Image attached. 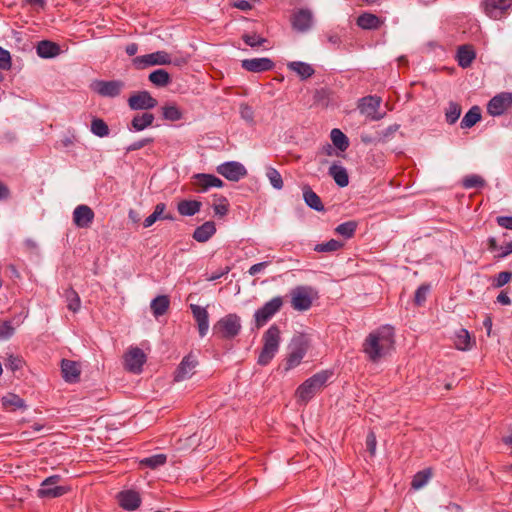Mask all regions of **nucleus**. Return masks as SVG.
Segmentation results:
<instances>
[{
  "label": "nucleus",
  "instance_id": "1",
  "mask_svg": "<svg viewBox=\"0 0 512 512\" xmlns=\"http://www.w3.org/2000/svg\"><path fill=\"white\" fill-rule=\"evenodd\" d=\"M395 348L393 327L384 325L370 332L362 344V351L373 363L390 355Z\"/></svg>",
  "mask_w": 512,
  "mask_h": 512
},
{
  "label": "nucleus",
  "instance_id": "2",
  "mask_svg": "<svg viewBox=\"0 0 512 512\" xmlns=\"http://www.w3.org/2000/svg\"><path fill=\"white\" fill-rule=\"evenodd\" d=\"M263 347L259 353L257 363L261 366L268 365L279 350L281 331L275 324L271 325L263 334Z\"/></svg>",
  "mask_w": 512,
  "mask_h": 512
},
{
  "label": "nucleus",
  "instance_id": "3",
  "mask_svg": "<svg viewBox=\"0 0 512 512\" xmlns=\"http://www.w3.org/2000/svg\"><path fill=\"white\" fill-rule=\"evenodd\" d=\"M332 375L331 371L322 370L305 380L296 390L298 400L307 403L326 385Z\"/></svg>",
  "mask_w": 512,
  "mask_h": 512
},
{
  "label": "nucleus",
  "instance_id": "4",
  "mask_svg": "<svg viewBox=\"0 0 512 512\" xmlns=\"http://www.w3.org/2000/svg\"><path fill=\"white\" fill-rule=\"evenodd\" d=\"M241 319L235 313H230L220 318L213 327L214 334L222 339H233L241 331Z\"/></svg>",
  "mask_w": 512,
  "mask_h": 512
},
{
  "label": "nucleus",
  "instance_id": "5",
  "mask_svg": "<svg viewBox=\"0 0 512 512\" xmlns=\"http://www.w3.org/2000/svg\"><path fill=\"white\" fill-rule=\"evenodd\" d=\"M282 305V297L276 296L257 309L254 313L256 328L264 326L281 309Z\"/></svg>",
  "mask_w": 512,
  "mask_h": 512
},
{
  "label": "nucleus",
  "instance_id": "6",
  "mask_svg": "<svg viewBox=\"0 0 512 512\" xmlns=\"http://www.w3.org/2000/svg\"><path fill=\"white\" fill-rule=\"evenodd\" d=\"M307 350L308 344L303 336L294 338L290 344V352L286 359L285 369L290 370L297 367L306 355Z\"/></svg>",
  "mask_w": 512,
  "mask_h": 512
},
{
  "label": "nucleus",
  "instance_id": "7",
  "mask_svg": "<svg viewBox=\"0 0 512 512\" xmlns=\"http://www.w3.org/2000/svg\"><path fill=\"white\" fill-rule=\"evenodd\" d=\"M313 289L309 286H297L291 290V306L297 311H306L312 306Z\"/></svg>",
  "mask_w": 512,
  "mask_h": 512
},
{
  "label": "nucleus",
  "instance_id": "8",
  "mask_svg": "<svg viewBox=\"0 0 512 512\" xmlns=\"http://www.w3.org/2000/svg\"><path fill=\"white\" fill-rule=\"evenodd\" d=\"M136 69H145L154 65L172 64V59L166 51H156L154 53L137 56L132 60Z\"/></svg>",
  "mask_w": 512,
  "mask_h": 512
},
{
  "label": "nucleus",
  "instance_id": "9",
  "mask_svg": "<svg viewBox=\"0 0 512 512\" xmlns=\"http://www.w3.org/2000/svg\"><path fill=\"white\" fill-rule=\"evenodd\" d=\"M381 103L382 99L379 96H365L359 100L358 109L367 118L378 121L384 117V113L379 112Z\"/></svg>",
  "mask_w": 512,
  "mask_h": 512
},
{
  "label": "nucleus",
  "instance_id": "10",
  "mask_svg": "<svg viewBox=\"0 0 512 512\" xmlns=\"http://www.w3.org/2000/svg\"><path fill=\"white\" fill-rule=\"evenodd\" d=\"M60 481L59 475H52L44 479L41 483V487L37 494L40 498H57L66 494L69 489L64 486H58L57 483Z\"/></svg>",
  "mask_w": 512,
  "mask_h": 512
},
{
  "label": "nucleus",
  "instance_id": "11",
  "mask_svg": "<svg viewBox=\"0 0 512 512\" xmlns=\"http://www.w3.org/2000/svg\"><path fill=\"white\" fill-rule=\"evenodd\" d=\"M512 108V93L501 92L495 95L487 104V112L496 117L503 115Z\"/></svg>",
  "mask_w": 512,
  "mask_h": 512
},
{
  "label": "nucleus",
  "instance_id": "12",
  "mask_svg": "<svg viewBox=\"0 0 512 512\" xmlns=\"http://www.w3.org/2000/svg\"><path fill=\"white\" fill-rule=\"evenodd\" d=\"M125 87L121 80H96L91 84V89L103 97H117Z\"/></svg>",
  "mask_w": 512,
  "mask_h": 512
},
{
  "label": "nucleus",
  "instance_id": "13",
  "mask_svg": "<svg viewBox=\"0 0 512 512\" xmlns=\"http://www.w3.org/2000/svg\"><path fill=\"white\" fill-rule=\"evenodd\" d=\"M216 171L229 181L237 182L247 175L243 164L237 161H228L217 166Z\"/></svg>",
  "mask_w": 512,
  "mask_h": 512
},
{
  "label": "nucleus",
  "instance_id": "14",
  "mask_svg": "<svg viewBox=\"0 0 512 512\" xmlns=\"http://www.w3.org/2000/svg\"><path fill=\"white\" fill-rule=\"evenodd\" d=\"M157 104L158 101L146 90L134 93L128 98V105L132 110H149Z\"/></svg>",
  "mask_w": 512,
  "mask_h": 512
},
{
  "label": "nucleus",
  "instance_id": "15",
  "mask_svg": "<svg viewBox=\"0 0 512 512\" xmlns=\"http://www.w3.org/2000/svg\"><path fill=\"white\" fill-rule=\"evenodd\" d=\"M125 368L133 373H140L146 362V355L138 347L130 348L124 356Z\"/></svg>",
  "mask_w": 512,
  "mask_h": 512
},
{
  "label": "nucleus",
  "instance_id": "16",
  "mask_svg": "<svg viewBox=\"0 0 512 512\" xmlns=\"http://www.w3.org/2000/svg\"><path fill=\"white\" fill-rule=\"evenodd\" d=\"M482 7L488 17L500 19L512 7V0H484Z\"/></svg>",
  "mask_w": 512,
  "mask_h": 512
},
{
  "label": "nucleus",
  "instance_id": "17",
  "mask_svg": "<svg viewBox=\"0 0 512 512\" xmlns=\"http://www.w3.org/2000/svg\"><path fill=\"white\" fill-rule=\"evenodd\" d=\"M198 361L192 354L185 356L174 372V381L180 382L189 379L194 374Z\"/></svg>",
  "mask_w": 512,
  "mask_h": 512
},
{
  "label": "nucleus",
  "instance_id": "18",
  "mask_svg": "<svg viewBox=\"0 0 512 512\" xmlns=\"http://www.w3.org/2000/svg\"><path fill=\"white\" fill-rule=\"evenodd\" d=\"M193 185L197 192H206L212 187L221 188L224 182L212 174L199 173L193 176Z\"/></svg>",
  "mask_w": 512,
  "mask_h": 512
},
{
  "label": "nucleus",
  "instance_id": "19",
  "mask_svg": "<svg viewBox=\"0 0 512 512\" xmlns=\"http://www.w3.org/2000/svg\"><path fill=\"white\" fill-rule=\"evenodd\" d=\"M291 24L294 30L298 32H306L313 25V15L308 9H300L296 11L291 18Z\"/></svg>",
  "mask_w": 512,
  "mask_h": 512
},
{
  "label": "nucleus",
  "instance_id": "20",
  "mask_svg": "<svg viewBox=\"0 0 512 512\" xmlns=\"http://www.w3.org/2000/svg\"><path fill=\"white\" fill-rule=\"evenodd\" d=\"M190 310L193 318L197 324L198 332L200 337L206 336L209 330V314L205 307L197 304H190Z\"/></svg>",
  "mask_w": 512,
  "mask_h": 512
},
{
  "label": "nucleus",
  "instance_id": "21",
  "mask_svg": "<svg viewBox=\"0 0 512 512\" xmlns=\"http://www.w3.org/2000/svg\"><path fill=\"white\" fill-rule=\"evenodd\" d=\"M94 217V211L84 204L78 205L73 211V222L78 228H89Z\"/></svg>",
  "mask_w": 512,
  "mask_h": 512
},
{
  "label": "nucleus",
  "instance_id": "22",
  "mask_svg": "<svg viewBox=\"0 0 512 512\" xmlns=\"http://www.w3.org/2000/svg\"><path fill=\"white\" fill-rule=\"evenodd\" d=\"M241 66L246 71L261 73L272 70L274 68V62L266 57L251 58L242 60Z\"/></svg>",
  "mask_w": 512,
  "mask_h": 512
},
{
  "label": "nucleus",
  "instance_id": "23",
  "mask_svg": "<svg viewBox=\"0 0 512 512\" xmlns=\"http://www.w3.org/2000/svg\"><path fill=\"white\" fill-rule=\"evenodd\" d=\"M120 506L129 511L136 510L141 504L140 495L133 490L122 491L118 494Z\"/></svg>",
  "mask_w": 512,
  "mask_h": 512
},
{
  "label": "nucleus",
  "instance_id": "24",
  "mask_svg": "<svg viewBox=\"0 0 512 512\" xmlns=\"http://www.w3.org/2000/svg\"><path fill=\"white\" fill-rule=\"evenodd\" d=\"M216 233V226L213 221H206L198 226L193 232V239L199 243L207 242Z\"/></svg>",
  "mask_w": 512,
  "mask_h": 512
},
{
  "label": "nucleus",
  "instance_id": "25",
  "mask_svg": "<svg viewBox=\"0 0 512 512\" xmlns=\"http://www.w3.org/2000/svg\"><path fill=\"white\" fill-rule=\"evenodd\" d=\"M154 119V115L150 112L136 114L131 120L129 130L136 132L143 131L152 126Z\"/></svg>",
  "mask_w": 512,
  "mask_h": 512
},
{
  "label": "nucleus",
  "instance_id": "26",
  "mask_svg": "<svg viewBox=\"0 0 512 512\" xmlns=\"http://www.w3.org/2000/svg\"><path fill=\"white\" fill-rule=\"evenodd\" d=\"M302 192L304 202L308 207L318 212L325 210L321 198L312 190L308 184L302 186Z\"/></svg>",
  "mask_w": 512,
  "mask_h": 512
},
{
  "label": "nucleus",
  "instance_id": "27",
  "mask_svg": "<svg viewBox=\"0 0 512 512\" xmlns=\"http://www.w3.org/2000/svg\"><path fill=\"white\" fill-rule=\"evenodd\" d=\"M36 51L41 58H53L59 55L60 47L52 41L42 40L37 44Z\"/></svg>",
  "mask_w": 512,
  "mask_h": 512
},
{
  "label": "nucleus",
  "instance_id": "28",
  "mask_svg": "<svg viewBox=\"0 0 512 512\" xmlns=\"http://www.w3.org/2000/svg\"><path fill=\"white\" fill-rule=\"evenodd\" d=\"M287 68L290 71L295 72L301 78V80H306L312 77L315 73L314 68L310 64L302 61L289 62L287 64Z\"/></svg>",
  "mask_w": 512,
  "mask_h": 512
},
{
  "label": "nucleus",
  "instance_id": "29",
  "mask_svg": "<svg viewBox=\"0 0 512 512\" xmlns=\"http://www.w3.org/2000/svg\"><path fill=\"white\" fill-rule=\"evenodd\" d=\"M383 21L375 14L365 12L357 18V25L365 30L378 29Z\"/></svg>",
  "mask_w": 512,
  "mask_h": 512
},
{
  "label": "nucleus",
  "instance_id": "30",
  "mask_svg": "<svg viewBox=\"0 0 512 512\" xmlns=\"http://www.w3.org/2000/svg\"><path fill=\"white\" fill-rule=\"evenodd\" d=\"M475 57V51L470 45H462L457 50L458 65L462 68L469 67L472 64Z\"/></svg>",
  "mask_w": 512,
  "mask_h": 512
},
{
  "label": "nucleus",
  "instance_id": "31",
  "mask_svg": "<svg viewBox=\"0 0 512 512\" xmlns=\"http://www.w3.org/2000/svg\"><path fill=\"white\" fill-rule=\"evenodd\" d=\"M61 370L63 378L68 382H76L79 378L80 371L76 362L63 359L61 362Z\"/></svg>",
  "mask_w": 512,
  "mask_h": 512
},
{
  "label": "nucleus",
  "instance_id": "32",
  "mask_svg": "<svg viewBox=\"0 0 512 512\" xmlns=\"http://www.w3.org/2000/svg\"><path fill=\"white\" fill-rule=\"evenodd\" d=\"M329 175L334 179L339 187H346L349 184V176L347 170L336 163L329 167Z\"/></svg>",
  "mask_w": 512,
  "mask_h": 512
},
{
  "label": "nucleus",
  "instance_id": "33",
  "mask_svg": "<svg viewBox=\"0 0 512 512\" xmlns=\"http://www.w3.org/2000/svg\"><path fill=\"white\" fill-rule=\"evenodd\" d=\"M1 401L3 407L8 411H16L18 409L26 408L25 401L14 393H8L7 395L3 396Z\"/></svg>",
  "mask_w": 512,
  "mask_h": 512
},
{
  "label": "nucleus",
  "instance_id": "34",
  "mask_svg": "<svg viewBox=\"0 0 512 512\" xmlns=\"http://www.w3.org/2000/svg\"><path fill=\"white\" fill-rule=\"evenodd\" d=\"M201 202L197 200H182L177 205V210L182 216H193L201 209Z\"/></svg>",
  "mask_w": 512,
  "mask_h": 512
},
{
  "label": "nucleus",
  "instance_id": "35",
  "mask_svg": "<svg viewBox=\"0 0 512 512\" xmlns=\"http://www.w3.org/2000/svg\"><path fill=\"white\" fill-rule=\"evenodd\" d=\"M63 297L65 299L67 308L72 311L73 313H76L81 308V299L79 297V294L72 288L68 287L64 290Z\"/></svg>",
  "mask_w": 512,
  "mask_h": 512
},
{
  "label": "nucleus",
  "instance_id": "36",
  "mask_svg": "<svg viewBox=\"0 0 512 512\" xmlns=\"http://www.w3.org/2000/svg\"><path fill=\"white\" fill-rule=\"evenodd\" d=\"M148 78L157 87H165L171 82L170 74L164 69L154 70L149 74Z\"/></svg>",
  "mask_w": 512,
  "mask_h": 512
},
{
  "label": "nucleus",
  "instance_id": "37",
  "mask_svg": "<svg viewBox=\"0 0 512 512\" xmlns=\"http://www.w3.org/2000/svg\"><path fill=\"white\" fill-rule=\"evenodd\" d=\"M169 304V298L165 295L154 298L150 305L154 316L158 317L164 315L169 308Z\"/></svg>",
  "mask_w": 512,
  "mask_h": 512
},
{
  "label": "nucleus",
  "instance_id": "38",
  "mask_svg": "<svg viewBox=\"0 0 512 512\" xmlns=\"http://www.w3.org/2000/svg\"><path fill=\"white\" fill-rule=\"evenodd\" d=\"M481 119V112L478 106H473L462 118L460 126L463 129L473 127Z\"/></svg>",
  "mask_w": 512,
  "mask_h": 512
},
{
  "label": "nucleus",
  "instance_id": "39",
  "mask_svg": "<svg viewBox=\"0 0 512 512\" xmlns=\"http://www.w3.org/2000/svg\"><path fill=\"white\" fill-rule=\"evenodd\" d=\"M330 138L333 145L340 151L344 152L349 147L348 137L338 128L332 129Z\"/></svg>",
  "mask_w": 512,
  "mask_h": 512
},
{
  "label": "nucleus",
  "instance_id": "40",
  "mask_svg": "<svg viewBox=\"0 0 512 512\" xmlns=\"http://www.w3.org/2000/svg\"><path fill=\"white\" fill-rule=\"evenodd\" d=\"M91 132L100 138L109 136L110 129L107 123L101 118H93L90 126Z\"/></svg>",
  "mask_w": 512,
  "mask_h": 512
},
{
  "label": "nucleus",
  "instance_id": "41",
  "mask_svg": "<svg viewBox=\"0 0 512 512\" xmlns=\"http://www.w3.org/2000/svg\"><path fill=\"white\" fill-rule=\"evenodd\" d=\"M432 477V470L430 468L417 472L411 482V486L415 490L424 487Z\"/></svg>",
  "mask_w": 512,
  "mask_h": 512
},
{
  "label": "nucleus",
  "instance_id": "42",
  "mask_svg": "<svg viewBox=\"0 0 512 512\" xmlns=\"http://www.w3.org/2000/svg\"><path fill=\"white\" fill-rule=\"evenodd\" d=\"M214 213L217 216L223 217L228 213L229 204L227 199L222 195H214L213 196V204H212Z\"/></svg>",
  "mask_w": 512,
  "mask_h": 512
},
{
  "label": "nucleus",
  "instance_id": "43",
  "mask_svg": "<svg viewBox=\"0 0 512 512\" xmlns=\"http://www.w3.org/2000/svg\"><path fill=\"white\" fill-rule=\"evenodd\" d=\"M166 461H167V456L165 454H156V455H152V456L143 458L140 461V465L151 468V469H156L160 466H163L166 463Z\"/></svg>",
  "mask_w": 512,
  "mask_h": 512
},
{
  "label": "nucleus",
  "instance_id": "44",
  "mask_svg": "<svg viewBox=\"0 0 512 512\" xmlns=\"http://www.w3.org/2000/svg\"><path fill=\"white\" fill-rule=\"evenodd\" d=\"M486 185L483 177L477 174H470L462 179V186L465 189L483 188Z\"/></svg>",
  "mask_w": 512,
  "mask_h": 512
},
{
  "label": "nucleus",
  "instance_id": "45",
  "mask_svg": "<svg viewBox=\"0 0 512 512\" xmlns=\"http://www.w3.org/2000/svg\"><path fill=\"white\" fill-rule=\"evenodd\" d=\"M266 176L273 188L281 190L284 186V182L281 174L274 167H267Z\"/></svg>",
  "mask_w": 512,
  "mask_h": 512
},
{
  "label": "nucleus",
  "instance_id": "46",
  "mask_svg": "<svg viewBox=\"0 0 512 512\" xmlns=\"http://www.w3.org/2000/svg\"><path fill=\"white\" fill-rule=\"evenodd\" d=\"M165 209V203H158L155 206L154 211L147 218H145L143 226L148 228L152 226L157 220L162 219V214L165 212Z\"/></svg>",
  "mask_w": 512,
  "mask_h": 512
},
{
  "label": "nucleus",
  "instance_id": "47",
  "mask_svg": "<svg viewBox=\"0 0 512 512\" xmlns=\"http://www.w3.org/2000/svg\"><path fill=\"white\" fill-rule=\"evenodd\" d=\"M357 228V223L355 221H347L344 223L339 224L335 231L339 235L345 237V238H351L355 234Z\"/></svg>",
  "mask_w": 512,
  "mask_h": 512
},
{
  "label": "nucleus",
  "instance_id": "48",
  "mask_svg": "<svg viewBox=\"0 0 512 512\" xmlns=\"http://www.w3.org/2000/svg\"><path fill=\"white\" fill-rule=\"evenodd\" d=\"M455 346L459 350H467L470 348V335L466 329H460L455 337Z\"/></svg>",
  "mask_w": 512,
  "mask_h": 512
},
{
  "label": "nucleus",
  "instance_id": "49",
  "mask_svg": "<svg viewBox=\"0 0 512 512\" xmlns=\"http://www.w3.org/2000/svg\"><path fill=\"white\" fill-rule=\"evenodd\" d=\"M461 115V106L456 102H450L445 112L447 123L454 124Z\"/></svg>",
  "mask_w": 512,
  "mask_h": 512
},
{
  "label": "nucleus",
  "instance_id": "50",
  "mask_svg": "<svg viewBox=\"0 0 512 512\" xmlns=\"http://www.w3.org/2000/svg\"><path fill=\"white\" fill-rule=\"evenodd\" d=\"M343 243L337 241L335 239H331L324 243H319L315 246L314 250L316 252L326 253V252H334L342 248Z\"/></svg>",
  "mask_w": 512,
  "mask_h": 512
},
{
  "label": "nucleus",
  "instance_id": "51",
  "mask_svg": "<svg viewBox=\"0 0 512 512\" xmlns=\"http://www.w3.org/2000/svg\"><path fill=\"white\" fill-rule=\"evenodd\" d=\"M162 115L164 119L169 121H178L182 118V112L175 105H168L162 107Z\"/></svg>",
  "mask_w": 512,
  "mask_h": 512
},
{
  "label": "nucleus",
  "instance_id": "52",
  "mask_svg": "<svg viewBox=\"0 0 512 512\" xmlns=\"http://www.w3.org/2000/svg\"><path fill=\"white\" fill-rule=\"evenodd\" d=\"M242 40L245 42V44H247L248 46L252 47V48H256V47H259V46H262L264 43L267 42V39L256 34V33H253V34H243L242 35Z\"/></svg>",
  "mask_w": 512,
  "mask_h": 512
},
{
  "label": "nucleus",
  "instance_id": "53",
  "mask_svg": "<svg viewBox=\"0 0 512 512\" xmlns=\"http://www.w3.org/2000/svg\"><path fill=\"white\" fill-rule=\"evenodd\" d=\"M512 278V272L510 271H503V272H500L495 280L493 281V284L492 286L494 288H500V287H503L504 285H506Z\"/></svg>",
  "mask_w": 512,
  "mask_h": 512
},
{
  "label": "nucleus",
  "instance_id": "54",
  "mask_svg": "<svg viewBox=\"0 0 512 512\" xmlns=\"http://www.w3.org/2000/svg\"><path fill=\"white\" fill-rule=\"evenodd\" d=\"M429 292V286L428 285H421L417 288L414 296L415 304L418 306H421L425 301L427 294Z\"/></svg>",
  "mask_w": 512,
  "mask_h": 512
},
{
  "label": "nucleus",
  "instance_id": "55",
  "mask_svg": "<svg viewBox=\"0 0 512 512\" xmlns=\"http://www.w3.org/2000/svg\"><path fill=\"white\" fill-rule=\"evenodd\" d=\"M14 327L12 326L10 321H4L0 325V339L6 340L9 339L14 334Z\"/></svg>",
  "mask_w": 512,
  "mask_h": 512
},
{
  "label": "nucleus",
  "instance_id": "56",
  "mask_svg": "<svg viewBox=\"0 0 512 512\" xmlns=\"http://www.w3.org/2000/svg\"><path fill=\"white\" fill-rule=\"evenodd\" d=\"M11 68V56L10 53L0 47V69L9 70Z\"/></svg>",
  "mask_w": 512,
  "mask_h": 512
},
{
  "label": "nucleus",
  "instance_id": "57",
  "mask_svg": "<svg viewBox=\"0 0 512 512\" xmlns=\"http://www.w3.org/2000/svg\"><path fill=\"white\" fill-rule=\"evenodd\" d=\"M376 446H377L376 435L373 431H370L366 437V448L369 451L371 456L375 455Z\"/></svg>",
  "mask_w": 512,
  "mask_h": 512
},
{
  "label": "nucleus",
  "instance_id": "58",
  "mask_svg": "<svg viewBox=\"0 0 512 512\" xmlns=\"http://www.w3.org/2000/svg\"><path fill=\"white\" fill-rule=\"evenodd\" d=\"M153 142V138H143L141 140L135 141L131 143L127 148V152H132L136 150H140L141 148L145 147L146 145Z\"/></svg>",
  "mask_w": 512,
  "mask_h": 512
},
{
  "label": "nucleus",
  "instance_id": "59",
  "mask_svg": "<svg viewBox=\"0 0 512 512\" xmlns=\"http://www.w3.org/2000/svg\"><path fill=\"white\" fill-rule=\"evenodd\" d=\"M240 114H241V117L248 122H252L254 119V111H253L252 107H250L247 104H241Z\"/></svg>",
  "mask_w": 512,
  "mask_h": 512
},
{
  "label": "nucleus",
  "instance_id": "60",
  "mask_svg": "<svg viewBox=\"0 0 512 512\" xmlns=\"http://www.w3.org/2000/svg\"><path fill=\"white\" fill-rule=\"evenodd\" d=\"M496 222L500 227L512 230V216H498Z\"/></svg>",
  "mask_w": 512,
  "mask_h": 512
},
{
  "label": "nucleus",
  "instance_id": "61",
  "mask_svg": "<svg viewBox=\"0 0 512 512\" xmlns=\"http://www.w3.org/2000/svg\"><path fill=\"white\" fill-rule=\"evenodd\" d=\"M512 254V240L506 245L499 247V253L495 255V258L501 259Z\"/></svg>",
  "mask_w": 512,
  "mask_h": 512
},
{
  "label": "nucleus",
  "instance_id": "62",
  "mask_svg": "<svg viewBox=\"0 0 512 512\" xmlns=\"http://www.w3.org/2000/svg\"><path fill=\"white\" fill-rule=\"evenodd\" d=\"M269 265V262L267 261H264V262H260V263H257V264H254L252 265L249 270H248V273L251 275V276H255L257 275L258 273H260L265 267H267Z\"/></svg>",
  "mask_w": 512,
  "mask_h": 512
},
{
  "label": "nucleus",
  "instance_id": "63",
  "mask_svg": "<svg viewBox=\"0 0 512 512\" xmlns=\"http://www.w3.org/2000/svg\"><path fill=\"white\" fill-rule=\"evenodd\" d=\"M8 366L11 370H18L22 366V360L16 356H10L8 359Z\"/></svg>",
  "mask_w": 512,
  "mask_h": 512
},
{
  "label": "nucleus",
  "instance_id": "64",
  "mask_svg": "<svg viewBox=\"0 0 512 512\" xmlns=\"http://www.w3.org/2000/svg\"><path fill=\"white\" fill-rule=\"evenodd\" d=\"M234 7L243 11H248L252 8V5L248 0H238L234 3Z\"/></svg>",
  "mask_w": 512,
  "mask_h": 512
}]
</instances>
